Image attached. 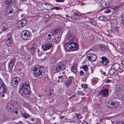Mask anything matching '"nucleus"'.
<instances>
[{
    "instance_id": "nucleus-25",
    "label": "nucleus",
    "mask_w": 124,
    "mask_h": 124,
    "mask_svg": "<svg viewBox=\"0 0 124 124\" xmlns=\"http://www.w3.org/2000/svg\"><path fill=\"white\" fill-rule=\"evenodd\" d=\"M108 21L110 23L112 24H116L117 22V20L115 19L111 18L109 19Z\"/></svg>"
},
{
    "instance_id": "nucleus-49",
    "label": "nucleus",
    "mask_w": 124,
    "mask_h": 124,
    "mask_svg": "<svg viewBox=\"0 0 124 124\" xmlns=\"http://www.w3.org/2000/svg\"><path fill=\"white\" fill-rule=\"evenodd\" d=\"M108 32L109 34H112L114 33V31L112 30H110L108 31Z\"/></svg>"
},
{
    "instance_id": "nucleus-61",
    "label": "nucleus",
    "mask_w": 124,
    "mask_h": 124,
    "mask_svg": "<svg viewBox=\"0 0 124 124\" xmlns=\"http://www.w3.org/2000/svg\"><path fill=\"white\" fill-rule=\"evenodd\" d=\"M64 117V116H60V119H63Z\"/></svg>"
},
{
    "instance_id": "nucleus-17",
    "label": "nucleus",
    "mask_w": 124,
    "mask_h": 124,
    "mask_svg": "<svg viewBox=\"0 0 124 124\" xmlns=\"http://www.w3.org/2000/svg\"><path fill=\"white\" fill-rule=\"evenodd\" d=\"M73 78L72 77H69L68 78L67 80L65 82V84L67 86L70 85L72 83Z\"/></svg>"
},
{
    "instance_id": "nucleus-41",
    "label": "nucleus",
    "mask_w": 124,
    "mask_h": 124,
    "mask_svg": "<svg viewBox=\"0 0 124 124\" xmlns=\"http://www.w3.org/2000/svg\"><path fill=\"white\" fill-rule=\"evenodd\" d=\"M79 74L80 76H84V73L82 70H81L80 71Z\"/></svg>"
},
{
    "instance_id": "nucleus-20",
    "label": "nucleus",
    "mask_w": 124,
    "mask_h": 124,
    "mask_svg": "<svg viewBox=\"0 0 124 124\" xmlns=\"http://www.w3.org/2000/svg\"><path fill=\"white\" fill-rule=\"evenodd\" d=\"M75 38L74 35L72 33H69L67 34V38L69 41H73Z\"/></svg>"
},
{
    "instance_id": "nucleus-9",
    "label": "nucleus",
    "mask_w": 124,
    "mask_h": 124,
    "mask_svg": "<svg viewBox=\"0 0 124 124\" xmlns=\"http://www.w3.org/2000/svg\"><path fill=\"white\" fill-rule=\"evenodd\" d=\"M111 0H103L101 3V8H102L101 10L107 8L111 3Z\"/></svg>"
},
{
    "instance_id": "nucleus-45",
    "label": "nucleus",
    "mask_w": 124,
    "mask_h": 124,
    "mask_svg": "<svg viewBox=\"0 0 124 124\" xmlns=\"http://www.w3.org/2000/svg\"><path fill=\"white\" fill-rule=\"evenodd\" d=\"M85 73L84 74V76L85 77H87L89 75V72L87 71H85Z\"/></svg>"
},
{
    "instance_id": "nucleus-7",
    "label": "nucleus",
    "mask_w": 124,
    "mask_h": 124,
    "mask_svg": "<svg viewBox=\"0 0 124 124\" xmlns=\"http://www.w3.org/2000/svg\"><path fill=\"white\" fill-rule=\"evenodd\" d=\"M28 22L27 20L23 19L19 21L16 23V26L17 28L20 29L25 25Z\"/></svg>"
},
{
    "instance_id": "nucleus-30",
    "label": "nucleus",
    "mask_w": 124,
    "mask_h": 124,
    "mask_svg": "<svg viewBox=\"0 0 124 124\" xmlns=\"http://www.w3.org/2000/svg\"><path fill=\"white\" fill-rule=\"evenodd\" d=\"M0 68L2 70H4L5 69V64L4 63H1L0 64Z\"/></svg>"
},
{
    "instance_id": "nucleus-60",
    "label": "nucleus",
    "mask_w": 124,
    "mask_h": 124,
    "mask_svg": "<svg viewBox=\"0 0 124 124\" xmlns=\"http://www.w3.org/2000/svg\"><path fill=\"white\" fill-rule=\"evenodd\" d=\"M38 54L39 56H41V55H42L43 54L42 53H38Z\"/></svg>"
},
{
    "instance_id": "nucleus-47",
    "label": "nucleus",
    "mask_w": 124,
    "mask_h": 124,
    "mask_svg": "<svg viewBox=\"0 0 124 124\" xmlns=\"http://www.w3.org/2000/svg\"><path fill=\"white\" fill-rule=\"evenodd\" d=\"M64 75H63L62 76H59L58 77V78L59 79H60L61 80L62 79V80L64 78Z\"/></svg>"
},
{
    "instance_id": "nucleus-57",
    "label": "nucleus",
    "mask_w": 124,
    "mask_h": 124,
    "mask_svg": "<svg viewBox=\"0 0 124 124\" xmlns=\"http://www.w3.org/2000/svg\"><path fill=\"white\" fill-rule=\"evenodd\" d=\"M84 87L85 89L87 88V85L86 84L84 85Z\"/></svg>"
},
{
    "instance_id": "nucleus-46",
    "label": "nucleus",
    "mask_w": 124,
    "mask_h": 124,
    "mask_svg": "<svg viewBox=\"0 0 124 124\" xmlns=\"http://www.w3.org/2000/svg\"><path fill=\"white\" fill-rule=\"evenodd\" d=\"M110 9H107L104 10V12L105 13H108L110 12Z\"/></svg>"
},
{
    "instance_id": "nucleus-24",
    "label": "nucleus",
    "mask_w": 124,
    "mask_h": 124,
    "mask_svg": "<svg viewBox=\"0 0 124 124\" xmlns=\"http://www.w3.org/2000/svg\"><path fill=\"white\" fill-rule=\"evenodd\" d=\"M7 108L9 110H11L13 107V104L12 102H9L7 103Z\"/></svg>"
},
{
    "instance_id": "nucleus-42",
    "label": "nucleus",
    "mask_w": 124,
    "mask_h": 124,
    "mask_svg": "<svg viewBox=\"0 0 124 124\" xmlns=\"http://www.w3.org/2000/svg\"><path fill=\"white\" fill-rule=\"evenodd\" d=\"M55 39L56 43H58L60 41L61 39V38L59 37H57Z\"/></svg>"
},
{
    "instance_id": "nucleus-43",
    "label": "nucleus",
    "mask_w": 124,
    "mask_h": 124,
    "mask_svg": "<svg viewBox=\"0 0 124 124\" xmlns=\"http://www.w3.org/2000/svg\"><path fill=\"white\" fill-rule=\"evenodd\" d=\"M105 17L103 16H101L99 18V20L102 21L105 20Z\"/></svg>"
},
{
    "instance_id": "nucleus-3",
    "label": "nucleus",
    "mask_w": 124,
    "mask_h": 124,
    "mask_svg": "<svg viewBox=\"0 0 124 124\" xmlns=\"http://www.w3.org/2000/svg\"><path fill=\"white\" fill-rule=\"evenodd\" d=\"M32 70L34 71L36 76L39 77L38 78L42 77L45 74V69L42 66L36 65L32 67Z\"/></svg>"
},
{
    "instance_id": "nucleus-38",
    "label": "nucleus",
    "mask_w": 124,
    "mask_h": 124,
    "mask_svg": "<svg viewBox=\"0 0 124 124\" xmlns=\"http://www.w3.org/2000/svg\"><path fill=\"white\" fill-rule=\"evenodd\" d=\"M71 70L72 72L74 73H76L77 72V68H75V67H71Z\"/></svg>"
},
{
    "instance_id": "nucleus-13",
    "label": "nucleus",
    "mask_w": 124,
    "mask_h": 124,
    "mask_svg": "<svg viewBox=\"0 0 124 124\" xmlns=\"http://www.w3.org/2000/svg\"><path fill=\"white\" fill-rule=\"evenodd\" d=\"M53 46L52 44L49 43H46L42 46L43 50L46 51L51 48Z\"/></svg>"
},
{
    "instance_id": "nucleus-14",
    "label": "nucleus",
    "mask_w": 124,
    "mask_h": 124,
    "mask_svg": "<svg viewBox=\"0 0 124 124\" xmlns=\"http://www.w3.org/2000/svg\"><path fill=\"white\" fill-rule=\"evenodd\" d=\"M101 60H100V62L102 63L104 65H107L108 63H109V60L105 57H102Z\"/></svg>"
},
{
    "instance_id": "nucleus-56",
    "label": "nucleus",
    "mask_w": 124,
    "mask_h": 124,
    "mask_svg": "<svg viewBox=\"0 0 124 124\" xmlns=\"http://www.w3.org/2000/svg\"><path fill=\"white\" fill-rule=\"evenodd\" d=\"M93 69L91 68V72H90V73H93Z\"/></svg>"
},
{
    "instance_id": "nucleus-39",
    "label": "nucleus",
    "mask_w": 124,
    "mask_h": 124,
    "mask_svg": "<svg viewBox=\"0 0 124 124\" xmlns=\"http://www.w3.org/2000/svg\"><path fill=\"white\" fill-rule=\"evenodd\" d=\"M121 18L122 22H123L124 23V12L122 13L121 15Z\"/></svg>"
},
{
    "instance_id": "nucleus-55",
    "label": "nucleus",
    "mask_w": 124,
    "mask_h": 124,
    "mask_svg": "<svg viewBox=\"0 0 124 124\" xmlns=\"http://www.w3.org/2000/svg\"><path fill=\"white\" fill-rule=\"evenodd\" d=\"M56 1L58 2H63L64 1V0H56Z\"/></svg>"
},
{
    "instance_id": "nucleus-16",
    "label": "nucleus",
    "mask_w": 124,
    "mask_h": 124,
    "mask_svg": "<svg viewBox=\"0 0 124 124\" xmlns=\"http://www.w3.org/2000/svg\"><path fill=\"white\" fill-rule=\"evenodd\" d=\"M7 90V89L6 86L3 84L0 87V92L1 93H6V92Z\"/></svg>"
},
{
    "instance_id": "nucleus-28",
    "label": "nucleus",
    "mask_w": 124,
    "mask_h": 124,
    "mask_svg": "<svg viewBox=\"0 0 124 124\" xmlns=\"http://www.w3.org/2000/svg\"><path fill=\"white\" fill-rule=\"evenodd\" d=\"M98 81V79L97 78H94L92 79V83L93 85H94L97 83Z\"/></svg>"
},
{
    "instance_id": "nucleus-8",
    "label": "nucleus",
    "mask_w": 124,
    "mask_h": 124,
    "mask_svg": "<svg viewBox=\"0 0 124 124\" xmlns=\"http://www.w3.org/2000/svg\"><path fill=\"white\" fill-rule=\"evenodd\" d=\"M21 78L18 77H15L13 78L11 81V84L14 86L16 87L18 85L21 80Z\"/></svg>"
},
{
    "instance_id": "nucleus-29",
    "label": "nucleus",
    "mask_w": 124,
    "mask_h": 124,
    "mask_svg": "<svg viewBox=\"0 0 124 124\" xmlns=\"http://www.w3.org/2000/svg\"><path fill=\"white\" fill-rule=\"evenodd\" d=\"M50 61L51 63H55L57 61V59L54 57H53L50 60Z\"/></svg>"
},
{
    "instance_id": "nucleus-54",
    "label": "nucleus",
    "mask_w": 124,
    "mask_h": 124,
    "mask_svg": "<svg viewBox=\"0 0 124 124\" xmlns=\"http://www.w3.org/2000/svg\"><path fill=\"white\" fill-rule=\"evenodd\" d=\"M5 94H6L3 93H0V95L2 97H4L5 96Z\"/></svg>"
},
{
    "instance_id": "nucleus-12",
    "label": "nucleus",
    "mask_w": 124,
    "mask_h": 124,
    "mask_svg": "<svg viewBox=\"0 0 124 124\" xmlns=\"http://www.w3.org/2000/svg\"><path fill=\"white\" fill-rule=\"evenodd\" d=\"M119 104V102H118L115 101H108L107 105L109 107L112 108V106H113L115 108L118 106Z\"/></svg>"
},
{
    "instance_id": "nucleus-31",
    "label": "nucleus",
    "mask_w": 124,
    "mask_h": 124,
    "mask_svg": "<svg viewBox=\"0 0 124 124\" xmlns=\"http://www.w3.org/2000/svg\"><path fill=\"white\" fill-rule=\"evenodd\" d=\"M73 115L74 116L76 117L78 119H80L82 117V116L80 114H77L75 113H74Z\"/></svg>"
},
{
    "instance_id": "nucleus-36",
    "label": "nucleus",
    "mask_w": 124,
    "mask_h": 124,
    "mask_svg": "<svg viewBox=\"0 0 124 124\" xmlns=\"http://www.w3.org/2000/svg\"><path fill=\"white\" fill-rule=\"evenodd\" d=\"M90 21L91 22V24L94 26H96V24L95 21H94L93 19H91Z\"/></svg>"
},
{
    "instance_id": "nucleus-62",
    "label": "nucleus",
    "mask_w": 124,
    "mask_h": 124,
    "mask_svg": "<svg viewBox=\"0 0 124 124\" xmlns=\"http://www.w3.org/2000/svg\"><path fill=\"white\" fill-rule=\"evenodd\" d=\"M26 1V0H20V2H25Z\"/></svg>"
},
{
    "instance_id": "nucleus-27",
    "label": "nucleus",
    "mask_w": 124,
    "mask_h": 124,
    "mask_svg": "<svg viewBox=\"0 0 124 124\" xmlns=\"http://www.w3.org/2000/svg\"><path fill=\"white\" fill-rule=\"evenodd\" d=\"M116 70H114L113 68H112L111 67V68L109 69V73L111 75H113L116 72Z\"/></svg>"
},
{
    "instance_id": "nucleus-33",
    "label": "nucleus",
    "mask_w": 124,
    "mask_h": 124,
    "mask_svg": "<svg viewBox=\"0 0 124 124\" xmlns=\"http://www.w3.org/2000/svg\"><path fill=\"white\" fill-rule=\"evenodd\" d=\"M81 68L85 71H87L88 70V67L86 65L82 66Z\"/></svg>"
},
{
    "instance_id": "nucleus-34",
    "label": "nucleus",
    "mask_w": 124,
    "mask_h": 124,
    "mask_svg": "<svg viewBox=\"0 0 124 124\" xmlns=\"http://www.w3.org/2000/svg\"><path fill=\"white\" fill-rule=\"evenodd\" d=\"M22 116H23L25 118H29L30 116V115L26 113H24L23 114Z\"/></svg>"
},
{
    "instance_id": "nucleus-15",
    "label": "nucleus",
    "mask_w": 124,
    "mask_h": 124,
    "mask_svg": "<svg viewBox=\"0 0 124 124\" xmlns=\"http://www.w3.org/2000/svg\"><path fill=\"white\" fill-rule=\"evenodd\" d=\"M13 39L10 36L9 37L7 40L5 42V44L8 46H11L13 42Z\"/></svg>"
},
{
    "instance_id": "nucleus-1",
    "label": "nucleus",
    "mask_w": 124,
    "mask_h": 124,
    "mask_svg": "<svg viewBox=\"0 0 124 124\" xmlns=\"http://www.w3.org/2000/svg\"><path fill=\"white\" fill-rule=\"evenodd\" d=\"M16 4L15 0H6L5 5L7 7L5 12V15L7 18L11 19L13 17L12 6L14 7L16 6Z\"/></svg>"
},
{
    "instance_id": "nucleus-32",
    "label": "nucleus",
    "mask_w": 124,
    "mask_h": 124,
    "mask_svg": "<svg viewBox=\"0 0 124 124\" xmlns=\"http://www.w3.org/2000/svg\"><path fill=\"white\" fill-rule=\"evenodd\" d=\"M59 32V31L58 30V29H54L53 31L52 32H51L52 35L53 34H56L58 33Z\"/></svg>"
},
{
    "instance_id": "nucleus-63",
    "label": "nucleus",
    "mask_w": 124,
    "mask_h": 124,
    "mask_svg": "<svg viewBox=\"0 0 124 124\" xmlns=\"http://www.w3.org/2000/svg\"><path fill=\"white\" fill-rule=\"evenodd\" d=\"M110 34H109V33H108V34H107V35L109 37H112L111 35Z\"/></svg>"
},
{
    "instance_id": "nucleus-19",
    "label": "nucleus",
    "mask_w": 124,
    "mask_h": 124,
    "mask_svg": "<svg viewBox=\"0 0 124 124\" xmlns=\"http://www.w3.org/2000/svg\"><path fill=\"white\" fill-rule=\"evenodd\" d=\"M37 48V45L35 44H33L31 47L29 48L31 52L33 54L35 52Z\"/></svg>"
},
{
    "instance_id": "nucleus-52",
    "label": "nucleus",
    "mask_w": 124,
    "mask_h": 124,
    "mask_svg": "<svg viewBox=\"0 0 124 124\" xmlns=\"http://www.w3.org/2000/svg\"><path fill=\"white\" fill-rule=\"evenodd\" d=\"M49 95L50 96H53L54 95V93L53 92H50L49 93Z\"/></svg>"
},
{
    "instance_id": "nucleus-53",
    "label": "nucleus",
    "mask_w": 124,
    "mask_h": 124,
    "mask_svg": "<svg viewBox=\"0 0 124 124\" xmlns=\"http://www.w3.org/2000/svg\"><path fill=\"white\" fill-rule=\"evenodd\" d=\"M101 47L102 48H103L104 50H106V47L104 45H102ZM103 49L104 50V49Z\"/></svg>"
},
{
    "instance_id": "nucleus-58",
    "label": "nucleus",
    "mask_w": 124,
    "mask_h": 124,
    "mask_svg": "<svg viewBox=\"0 0 124 124\" xmlns=\"http://www.w3.org/2000/svg\"><path fill=\"white\" fill-rule=\"evenodd\" d=\"M60 8L59 7H55V9L57 10H59L60 9Z\"/></svg>"
},
{
    "instance_id": "nucleus-22",
    "label": "nucleus",
    "mask_w": 124,
    "mask_h": 124,
    "mask_svg": "<svg viewBox=\"0 0 124 124\" xmlns=\"http://www.w3.org/2000/svg\"><path fill=\"white\" fill-rule=\"evenodd\" d=\"M42 6L43 7L42 8V9L44 10H46L49 7H50V4L49 3H42Z\"/></svg>"
},
{
    "instance_id": "nucleus-11",
    "label": "nucleus",
    "mask_w": 124,
    "mask_h": 124,
    "mask_svg": "<svg viewBox=\"0 0 124 124\" xmlns=\"http://www.w3.org/2000/svg\"><path fill=\"white\" fill-rule=\"evenodd\" d=\"M108 90L105 89L101 90L99 93V94L103 97H107L108 95Z\"/></svg>"
},
{
    "instance_id": "nucleus-18",
    "label": "nucleus",
    "mask_w": 124,
    "mask_h": 124,
    "mask_svg": "<svg viewBox=\"0 0 124 124\" xmlns=\"http://www.w3.org/2000/svg\"><path fill=\"white\" fill-rule=\"evenodd\" d=\"M15 61L14 59L10 60L8 63V68L9 69H11L15 64Z\"/></svg>"
},
{
    "instance_id": "nucleus-21",
    "label": "nucleus",
    "mask_w": 124,
    "mask_h": 124,
    "mask_svg": "<svg viewBox=\"0 0 124 124\" xmlns=\"http://www.w3.org/2000/svg\"><path fill=\"white\" fill-rule=\"evenodd\" d=\"M111 67L116 71L118 70L120 67V65L118 63H115Z\"/></svg>"
},
{
    "instance_id": "nucleus-5",
    "label": "nucleus",
    "mask_w": 124,
    "mask_h": 124,
    "mask_svg": "<svg viewBox=\"0 0 124 124\" xmlns=\"http://www.w3.org/2000/svg\"><path fill=\"white\" fill-rule=\"evenodd\" d=\"M65 66L62 62H59L53 67L52 71L53 72L55 73L58 72L60 70H65Z\"/></svg>"
},
{
    "instance_id": "nucleus-40",
    "label": "nucleus",
    "mask_w": 124,
    "mask_h": 124,
    "mask_svg": "<svg viewBox=\"0 0 124 124\" xmlns=\"http://www.w3.org/2000/svg\"><path fill=\"white\" fill-rule=\"evenodd\" d=\"M23 106L25 107L28 108H29L30 107V106L28 105V104L26 102H24L23 104Z\"/></svg>"
},
{
    "instance_id": "nucleus-64",
    "label": "nucleus",
    "mask_w": 124,
    "mask_h": 124,
    "mask_svg": "<svg viewBox=\"0 0 124 124\" xmlns=\"http://www.w3.org/2000/svg\"><path fill=\"white\" fill-rule=\"evenodd\" d=\"M5 25H6V24L5 23H3L1 24V25L2 26H3Z\"/></svg>"
},
{
    "instance_id": "nucleus-59",
    "label": "nucleus",
    "mask_w": 124,
    "mask_h": 124,
    "mask_svg": "<svg viewBox=\"0 0 124 124\" xmlns=\"http://www.w3.org/2000/svg\"><path fill=\"white\" fill-rule=\"evenodd\" d=\"M111 81V80H109V79H107L106 82L107 83H109Z\"/></svg>"
},
{
    "instance_id": "nucleus-2",
    "label": "nucleus",
    "mask_w": 124,
    "mask_h": 124,
    "mask_svg": "<svg viewBox=\"0 0 124 124\" xmlns=\"http://www.w3.org/2000/svg\"><path fill=\"white\" fill-rule=\"evenodd\" d=\"M20 90H18L19 93L22 96H25L29 95L30 93L28 87L30 88V86L28 82L21 84L20 85Z\"/></svg>"
},
{
    "instance_id": "nucleus-44",
    "label": "nucleus",
    "mask_w": 124,
    "mask_h": 124,
    "mask_svg": "<svg viewBox=\"0 0 124 124\" xmlns=\"http://www.w3.org/2000/svg\"><path fill=\"white\" fill-rule=\"evenodd\" d=\"M55 7H53L51 8V7H49V8H48L47 9V11L51 10L54 9H55Z\"/></svg>"
},
{
    "instance_id": "nucleus-26",
    "label": "nucleus",
    "mask_w": 124,
    "mask_h": 124,
    "mask_svg": "<svg viewBox=\"0 0 124 124\" xmlns=\"http://www.w3.org/2000/svg\"><path fill=\"white\" fill-rule=\"evenodd\" d=\"M79 14L76 13H74L71 16V18L74 19H77L79 16Z\"/></svg>"
},
{
    "instance_id": "nucleus-6",
    "label": "nucleus",
    "mask_w": 124,
    "mask_h": 124,
    "mask_svg": "<svg viewBox=\"0 0 124 124\" xmlns=\"http://www.w3.org/2000/svg\"><path fill=\"white\" fill-rule=\"evenodd\" d=\"M21 36L22 39L24 40H29L32 37L31 33L29 31H23L21 33Z\"/></svg>"
},
{
    "instance_id": "nucleus-35",
    "label": "nucleus",
    "mask_w": 124,
    "mask_h": 124,
    "mask_svg": "<svg viewBox=\"0 0 124 124\" xmlns=\"http://www.w3.org/2000/svg\"><path fill=\"white\" fill-rule=\"evenodd\" d=\"M43 3L40 2L37 3V6L42 9V8L43 7H42Z\"/></svg>"
},
{
    "instance_id": "nucleus-51",
    "label": "nucleus",
    "mask_w": 124,
    "mask_h": 124,
    "mask_svg": "<svg viewBox=\"0 0 124 124\" xmlns=\"http://www.w3.org/2000/svg\"><path fill=\"white\" fill-rule=\"evenodd\" d=\"M7 29V27L5 26H3V28L2 29L3 31H5Z\"/></svg>"
},
{
    "instance_id": "nucleus-4",
    "label": "nucleus",
    "mask_w": 124,
    "mask_h": 124,
    "mask_svg": "<svg viewBox=\"0 0 124 124\" xmlns=\"http://www.w3.org/2000/svg\"><path fill=\"white\" fill-rule=\"evenodd\" d=\"M65 49L70 51H75L78 48V45L76 42H70L66 43L64 46Z\"/></svg>"
},
{
    "instance_id": "nucleus-10",
    "label": "nucleus",
    "mask_w": 124,
    "mask_h": 124,
    "mask_svg": "<svg viewBox=\"0 0 124 124\" xmlns=\"http://www.w3.org/2000/svg\"><path fill=\"white\" fill-rule=\"evenodd\" d=\"M87 58L89 61H94L97 59L96 55L93 53H89L87 54Z\"/></svg>"
},
{
    "instance_id": "nucleus-23",
    "label": "nucleus",
    "mask_w": 124,
    "mask_h": 124,
    "mask_svg": "<svg viewBox=\"0 0 124 124\" xmlns=\"http://www.w3.org/2000/svg\"><path fill=\"white\" fill-rule=\"evenodd\" d=\"M115 91L116 92H120L122 91V87L120 85H116Z\"/></svg>"
},
{
    "instance_id": "nucleus-50",
    "label": "nucleus",
    "mask_w": 124,
    "mask_h": 124,
    "mask_svg": "<svg viewBox=\"0 0 124 124\" xmlns=\"http://www.w3.org/2000/svg\"><path fill=\"white\" fill-rule=\"evenodd\" d=\"M72 67H75V68H77V64L76 63L74 64Z\"/></svg>"
},
{
    "instance_id": "nucleus-37",
    "label": "nucleus",
    "mask_w": 124,
    "mask_h": 124,
    "mask_svg": "<svg viewBox=\"0 0 124 124\" xmlns=\"http://www.w3.org/2000/svg\"><path fill=\"white\" fill-rule=\"evenodd\" d=\"M114 29L117 32H119L120 31L119 27L117 26L114 27Z\"/></svg>"
},
{
    "instance_id": "nucleus-48",
    "label": "nucleus",
    "mask_w": 124,
    "mask_h": 124,
    "mask_svg": "<svg viewBox=\"0 0 124 124\" xmlns=\"http://www.w3.org/2000/svg\"><path fill=\"white\" fill-rule=\"evenodd\" d=\"M116 124H124V121H120L118 122Z\"/></svg>"
}]
</instances>
